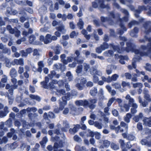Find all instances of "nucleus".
Segmentation results:
<instances>
[{
	"label": "nucleus",
	"mask_w": 151,
	"mask_h": 151,
	"mask_svg": "<svg viewBox=\"0 0 151 151\" xmlns=\"http://www.w3.org/2000/svg\"><path fill=\"white\" fill-rule=\"evenodd\" d=\"M143 116L142 114L140 113L138 115H137L134 117L133 118V119L135 122H137L142 119Z\"/></svg>",
	"instance_id": "obj_16"
},
{
	"label": "nucleus",
	"mask_w": 151,
	"mask_h": 151,
	"mask_svg": "<svg viewBox=\"0 0 151 151\" xmlns=\"http://www.w3.org/2000/svg\"><path fill=\"white\" fill-rule=\"evenodd\" d=\"M20 53L22 57H26L27 55V53L26 52H25L23 50L21 51L20 52Z\"/></svg>",
	"instance_id": "obj_62"
},
{
	"label": "nucleus",
	"mask_w": 151,
	"mask_h": 151,
	"mask_svg": "<svg viewBox=\"0 0 151 151\" xmlns=\"http://www.w3.org/2000/svg\"><path fill=\"white\" fill-rule=\"evenodd\" d=\"M142 80L144 82L145 80H147L148 82L149 83H151V78H149L148 76H145L144 77V78H142Z\"/></svg>",
	"instance_id": "obj_46"
},
{
	"label": "nucleus",
	"mask_w": 151,
	"mask_h": 151,
	"mask_svg": "<svg viewBox=\"0 0 151 151\" xmlns=\"http://www.w3.org/2000/svg\"><path fill=\"white\" fill-rule=\"evenodd\" d=\"M75 104L77 106H85V105L87 104V102L85 101V100L83 101L81 100L76 101H75Z\"/></svg>",
	"instance_id": "obj_14"
},
{
	"label": "nucleus",
	"mask_w": 151,
	"mask_h": 151,
	"mask_svg": "<svg viewBox=\"0 0 151 151\" xmlns=\"http://www.w3.org/2000/svg\"><path fill=\"white\" fill-rule=\"evenodd\" d=\"M78 35V33H76L74 31H73L70 34V37L71 38H73L77 36Z\"/></svg>",
	"instance_id": "obj_53"
},
{
	"label": "nucleus",
	"mask_w": 151,
	"mask_h": 151,
	"mask_svg": "<svg viewBox=\"0 0 151 151\" xmlns=\"http://www.w3.org/2000/svg\"><path fill=\"white\" fill-rule=\"evenodd\" d=\"M14 34H15V35L16 37H19L20 35V32L19 30L17 29L16 28H14Z\"/></svg>",
	"instance_id": "obj_35"
},
{
	"label": "nucleus",
	"mask_w": 151,
	"mask_h": 151,
	"mask_svg": "<svg viewBox=\"0 0 151 151\" xmlns=\"http://www.w3.org/2000/svg\"><path fill=\"white\" fill-rule=\"evenodd\" d=\"M72 95H70L69 93H67L65 95V96L62 97L63 101H60L59 103V109H57L55 110V111L56 113L59 112L60 111L62 110L64 106L67 104V100H69L71 98H72V96H74L76 94L77 92L76 91L72 92Z\"/></svg>",
	"instance_id": "obj_2"
},
{
	"label": "nucleus",
	"mask_w": 151,
	"mask_h": 151,
	"mask_svg": "<svg viewBox=\"0 0 151 151\" xmlns=\"http://www.w3.org/2000/svg\"><path fill=\"white\" fill-rule=\"evenodd\" d=\"M97 93V89L96 88H93L90 91V94H91L93 96H94L96 95V94Z\"/></svg>",
	"instance_id": "obj_44"
},
{
	"label": "nucleus",
	"mask_w": 151,
	"mask_h": 151,
	"mask_svg": "<svg viewBox=\"0 0 151 151\" xmlns=\"http://www.w3.org/2000/svg\"><path fill=\"white\" fill-rule=\"evenodd\" d=\"M110 147L111 148L114 150H117L119 149V145L115 144L113 142L111 144Z\"/></svg>",
	"instance_id": "obj_23"
},
{
	"label": "nucleus",
	"mask_w": 151,
	"mask_h": 151,
	"mask_svg": "<svg viewBox=\"0 0 151 151\" xmlns=\"http://www.w3.org/2000/svg\"><path fill=\"white\" fill-rule=\"evenodd\" d=\"M120 125L122 127H124V131L127 132L128 130V125L123 122H122L120 123Z\"/></svg>",
	"instance_id": "obj_32"
},
{
	"label": "nucleus",
	"mask_w": 151,
	"mask_h": 151,
	"mask_svg": "<svg viewBox=\"0 0 151 151\" xmlns=\"http://www.w3.org/2000/svg\"><path fill=\"white\" fill-rule=\"evenodd\" d=\"M92 6L94 8H96L98 7V6L102 8H104L103 4L102 2L100 1L98 5L95 2H93L92 3Z\"/></svg>",
	"instance_id": "obj_28"
},
{
	"label": "nucleus",
	"mask_w": 151,
	"mask_h": 151,
	"mask_svg": "<svg viewBox=\"0 0 151 151\" xmlns=\"http://www.w3.org/2000/svg\"><path fill=\"white\" fill-rule=\"evenodd\" d=\"M32 30L31 29H29V32H27L25 31H24L22 33V35L24 36H27L29 34H31L32 33Z\"/></svg>",
	"instance_id": "obj_40"
},
{
	"label": "nucleus",
	"mask_w": 151,
	"mask_h": 151,
	"mask_svg": "<svg viewBox=\"0 0 151 151\" xmlns=\"http://www.w3.org/2000/svg\"><path fill=\"white\" fill-rule=\"evenodd\" d=\"M143 85L142 84L139 83H135L133 84V86L134 88H142V87Z\"/></svg>",
	"instance_id": "obj_36"
},
{
	"label": "nucleus",
	"mask_w": 151,
	"mask_h": 151,
	"mask_svg": "<svg viewBox=\"0 0 151 151\" xmlns=\"http://www.w3.org/2000/svg\"><path fill=\"white\" fill-rule=\"evenodd\" d=\"M12 64L14 65H23L24 64L23 60L22 58H20L19 59H15L13 61L12 63Z\"/></svg>",
	"instance_id": "obj_9"
},
{
	"label": "nucleus",
	"mask_w": 151,
	"mask_h": 151,
	"mask_svg": "<svg viewBox=\"0 0 151 151\" xmlns=\"http://www.w3.org/2000/svg\"><path fill=\"white\" fill-rule=\"evenodd\" d=\"M112 48L114 51H116L118 53H121L123 51L122 48L121 47V49L117 46L114 45L112 46Z\"/></svg>",
	"instance_id": "obj_30"
},
{
	"label": "nucleus",
	"mask_w": 151,
	"mask_h": 151,
	"mask_svg": "<svg viewBox=\"0 0 151 151\" xmlns=\"http://www.w3.org/2000/svg\"><path fill=\"white\" fill-rule=\"evenodd\" d=\"M82 67L81 65H79L77 67V69L76 70V72L77 73H81L82 71Z\"/></svg>",
	"instance_id": "obj_56"
},
{
	"label": "nucleus",
	"mask_w": 151,
	"mask_h": 151,
	"mask_svg": "<svg viewBox=\"0 0 151 151\" xmlns=\"http://www.w3.org/2000/svg\"><path fill=\"white\" fill-rule=\"evenodd\" d=\"M62 65L61 64L57 63L54 65L53 68L54 69H60L62 67Z\"/></svg>",
	"instance_id": "obj_39"
},
{
	"label": "nucleus",
	"mask_w": 151,
	"mask_h": 151,
	"mask_svg": "<svg viewBox=\"0 0 151 151\" xmlns=\"http://www.w3.org/2000/svg\"><path fill=\"white\" fill-rule=\"evenodd\" d=\"M144 97L145 99L149 101H151V99L149 94H146L144 95Z\"/></svg>",
	"instance_id": "obj_57"
},
{
	"label": "nucleus",
	"mask_w": 151,
	"mask_h": 151,
	"mask_svg": "<svg viewBox=\"0 0 151 151\" xmlns=\"http://www.w3.org/2000/svg\"><path fill=\"white\" fill-rule=\"evenodd\" d=\"M115 57L116 58L118 57L120 59L119 62L122 64H124L125 63L124 60H126L128 59V57L126 56H118L117 54L115 55Z\"/></svg>",
	"instance_id": "obj_10"
},
{
	"label": "nucleus",
	"mask_w": 151,
	"mask_h": 151,
	"mask_svg": "<svg viewBox=\"0 0 151 151\" xmlns=\"http://www.w3.org/2000/svg\"><path fill=\"white\" fill-rule=\"evenodd\" d=\"M61 49V47L60 45L56 46L54 48V50L55 53L57 54H59Z\"/></svg>",
	"instance_id": "obj_20"
},
{
	"label": "nucleus",
	"mask_w": 151,
	"mask_h": 151,
	"mask_svg": "<svg viewBox=\"0 0 151 151\" xmlns=\"http://www.w3.org/2000/svg\"><path fill=\"white\" fill-rule=\"evenodd\" d=\"M110 129L112 130H115L116 131L117 129H120V127L119 126H118L117 127H116L115 126L113 125H110Z\"/></svg>",
	"instance_id": "obj_48"
},
{
	"label": "nucleus",
	"mask_w": 151,
	"mask_h": 151,
	"mask_svg": "<svg viewBox=\"0 0 151 151\" xmlns=\"http://www.w3.org/2000/svg\"><path fill=\"white\" fill-rule=\"evenodd\" d=\"M107 49V46L106 47H103V46H101L100 47L97 48L96 49L97 53H101L102 50Z\"/></svg>",
	"instance_id": "obj_27"
},
{
	"label": "nucleus",
	"mask_w": 151,
	"mask_h": 151,
	"mask_svg": "<svg viewBox=\"0 0 151 151\" xmlns=\"http://www.w3.org/2000/svg\"><path fill=\"white\" fill-rule=\"evenodd\" d=\"M119 77V76L116 74H115L112 75L111 77L112 81H116Z\"/></svg>",
	"instance_id": "obj_41"
},
{
	"label": "nucleus",
	"mask_w": 151,
	"mask_h": 151,
	"mask_svg": "<svg viewBox=\"0 0 151 151\" xmlns=\"http://www.w3.org/2000/svg\"><path fill=\"white\" fill-rule=\"evenodd\" d=\"M17 72L15 69L12 68L10 71V75L12 78L15 77L17 75Z\"/></svg>",
	"instance_id": "obj_33"
},
{
	"label": "nucleus",
	"mask_w": 151,
	"mask_h": 151,
	"mask_svg": "<svg viewBox=\"0 0 151 151\" xmlns=\"http://www.w3.org/2000/svg\"><path fill=\"white\" fill-rule=\"evenodd\" d=\"M138 29L137 28H135L134 30L131 31L130 35L132 37H135L136 36V34L138 32Z\"/></svg>",
	"instance_id": "obj_31"
},
{
	"label": "nucleus",
	"mask_w": 151,
	"mask_h": 151,
	"mask_svg": "<svg viewBox=\"0 0 151 151\" xmlns=\"http://www.w3.org/2000/svg\"><path fill=\"white\" fill-rule=\"evenodd\" d=\"M30 97L31 98L35 99L38 101H40L41 100L39 96L34 95H30Z\"/></svg>",
	"instance_id": "obj_38"
},
{
	"label": "nucleus",
	"mask_w": 151,
	"mask_h": 151,
	"mask_svg": "<svg viewBox=\"0 0 151 151\" xmlns=\"http://www.w3.org/2000/svg\"><path fill=\"white\" fill-rule=\"evenodd\" d=\"M64 125L65 127V129H64V128H62V130L63 131H66L67 129H68L69 127V126L68 124L66 122H65V123H64Z\"/></svg>",
	"instance_id": "obj_49"
},
{
	"label": "nucleus",
	"mask_w": 151,
	"mask_h": 151,
	"mask_svg": "<svg viewBox=\"0 0 151 151\" xmlns=\"http://www.w3.org/2000/svg\"><path fill=\"white\" fill-rule=\"evenodd\" d=\"M112 86L115 88L119 89L121 87L120 84L118 83H112Z\"/></svg>",
	"instance_id": "obj_34"
},
{
	"label": "nucleus",
	"mask_w": 151,
	"mask_h": 151,
	"mask_svg": "<svg viewBox=\"0 0 151 151\" xmlns=\"http://www.w3.org/2000/svg\"><path fill=\"white\" fill-rule=\"evenodd\" d=\"M110 142H103V144L99 147L100 148H108L109 146Z\"/></svg>",
	"instance_id": "obj_21"
},
{
	"label": "nucleus",
	"mask_w": 151,
	"mask_h": 151,
	"mask_svg": "<svg viewBox=\"0 0 151 151\" xmlns=\"http://www.w3.org/2000/svg\"><path fill=\"white\" fill-rule=\"evenodd\" d=\"M113 52L111 50H109L104 52V55L105 56H111L113 55Z\"/></svg>",
	"instance_id": "obj_26"
},
{
	"label": "nucleus",
	"mask_w": 151,
	"mask_h": 151,
	"mask_svg": "<svg viewBox=\"0 0 151 151\" xmlns=\"http://www.w3.org/2000/svg\"><path fill=\"white\" fill-rule=\"evenodd\" d=\"M57 29L58 31L62 33H64L66 31V29H65L64 26L62 24L60 26L57 27Z\"/></svg>",
	"instance_id": "obj_18"
},
{
	"label": "nucleus",
	"mask_w": 151,
	"mask_h": 151,
	"mask_svg": "<svg viewBox=\"0 0 151 151\" xmlns=\"http://www.w3.org/2000/svg\"><path fill=\"white\" fill-rule=\"evenodd\" d=\"M57 39V37L55 36H52L50 34H47L46 36L44 42L45 44H47L51 42L52 40H56Z\"/></svg>",
	"instance_id": "obj_5"
},
{
	"label": "nucleus",
	"mask_w": 151,
	"mask_h": 151,
	"mask_svg": "<svg viewBox=\"0 0 151 151\" xmlns=\"http://www.w3.org/2000/svg\"><path fill=\"white\" fill-rule=\"evenodd\" d=\"M114 68H116V67L111 65H108L106 70V73L108 75L111 74L112 73L113 69Z\"/></svg>",
	"instance_id": "obj_12"
},
{
	"label": "nucleus",
	"mask_w": 151,
	"mask_h": 151,
	"mask_svg": "<svg viewBox=\"0 0 151 151\" xmlns=\"http://www.w3.org/2000/svg\"><path fill=\"white\" fill-rule=\"evenodd\" d=\"M80 127V125L79 124H76L73 129L71 128L69 129V132L71 134H74L78 132Z\"/></svg>",
	"instance_id": "obj_11"
},
{
	"label": "nucleus",
	"mask_w": 151,
	"mask_h": 151,
	"mask_svg": "<svg viewBox=\"0 0 151 151\" xmlns=\"http://www.w3.org/2000/svg\"><path fill=\"white\" fill-rule=\"evenodd\" d=\"M76 86L79 90H81L83 89L84 86V85L81 84L80 83H77L76 85Z\"/></svg>",
	"instance_id": "obj_50"
},
{
	"label": "nucleus",
	"mask_w": 151,
	"mask_h": 151,
	"mask_svg": "<svg viewBox=\"0 0 151 151\" xmlns=\"http://www.w3.org/2000/svg\"><path fill=\"white\" fill-rule=\"evenodd\" d=\"M7 29L9 31V32L12 34L14 33V29H12L11 26L8 25L6 27Z\"/></svg>",
	"instance_id": "obj_42"
},
{
	"label": "nucleus",
	"mask_w": 151,
	"mask_h": 151,
	"mask_svg": "<svg viewBox=\"0 0 151 151\" xmlns=\"http://www.w3.org/2000/svg\"><path fill=\"white\" fill-rule=\"evenodd\" d=\"M0 49H2L3 50L4 52L5 53L9 52L10 53V51L8 49L6 48L5 46H4L2 44H0Z\"/></svg>",
	"instance_id": "obj_24"
},
{
	"label": "nucleus",
	"mask_w": 151,
	"mask_h": 151,
	"mask_svg": "<svg viewBox=\"0 0 151 151\" xmlns=\"http://www.w3.org/2000/svg\"><path fill=\"white\" fill-rule=\"evenodd\" d=\"M142 145H146L148 147H151V142H140Z\"/></svg>",
	"instance_id": "obj_64"
},
{
	"label": "nucleus",
	"mask_w": 151,
	"mask_h": 151,
	"mask_svg": "<svg viewBox=\"0 0 151 151\" xmlns=\"http://www.w3.org/2000/svg\"><path fill=\"white\" fill-rule=\"evenodd\" d=\"M7 76L5 75H3L1 79V81L2 83H5L7 82Z\"/></svg>",
	"instance_id": "obj_60"
},
{
	"label": "nucleus",
	"mask_w": 151,
	"mask_h": 151,
	"mask_svg": "<svg viewBox=\"0 0 151 151\" xmlns=\"http://www.w3.org/2000/svg\"><path fill=\"white\" fill-rule=\"evenodd\" d=\"M57 81L55 80H53L51 82H50L49 84L50 88H53V84H56L57 83Z\"/></svg>",
	"instance_id": "obj_59"
},
{
	"label": "nucleus",
	"mask_w": 151,
	"mask_h": 151,
	"mask_svg": "<svg viewBox=\"0 0 151 151\" xmlns=\"http://www.w3.org/2000/svg\"><path fill=\"white\" fill-rule=\"evenodd\" d=\"M75 59L74 57L72 56L68 57L67 58V59L66 60L67 61V63H68L70 62H72L73 59Z\"/></svg>",
	"instance_id": "obj_55"
},
{
	"label": "nucleus",
	"mask_w": 151,
	"mask_h": 151,
	"mask_svg": "<svg viewBox=\"0 0 151 151\" xmlns=\"http://www.w3.org/2000/svg\"><path fill=\"white\" fill-rule=\"evenodd\" d=\"M37 64L38 66V71L41 73L42 71V68L44 66V65L43 62L42 61L38 62Z\"/></svg>",
	"instance_id": "obj_22"
},
{
	"label": "nucleus",
	"mask_w": 151,
	"mask_h": 151,
	"mask_svg": "<svg viewBox=\"0 0 151 151\" xmlns=\"http://www.w3.org/2000/svg\"><path fill=\"white\" fill-rule=\"evenodd\" d=\"M94 126L99 129H101L102 127V124L100 123H99L97 122H95L94 124Z\"/></svg>",
	"instance_id": "obj_37"
},
{
	"label": "nucleus",
	"mask_w": 151,
	"mask_h": 151,
	"mask_svg": "<svg viewBox=\"0 0 151 151\" xmlns=\"http://www.w3.org/2000/svg\"><path fill=\"white\" fill-rule=\"evenodd\" d=\"M130 142H127L125 145L124 142H121V148L122 149V151H127L126 148L130 149L131 148L132 145L130 144Z\"/></svg>",
	"instance_id": "obj_7"
},
{
	"label": "nucleus",
	"mask_w": 151,
	"mask_h": 151,
	"mask_svg": "<svg viewBox=\"0 0 151 151\" xmlns=\"http://www.w3.org/2000/svg\"><path fill=\"white\" fill-rule=\"evenodd\" d=\"M132 115L129 113H127L124 118V121L127 123H129L130 121V119L131 118Z\"/></svg>",
	"instance_id": "obj_17"
},
{
	"label": "nucleus",
	"mask_w": 151,
	"mask_h": 151,
	"mask_svg": "<svg viewBox=\"0 0 151 151\" xmlns=\"http://www.w3.org/2000/svg\"><path fill=\"white\" fill-rule=\"evenodd\" d=\"M120 107L122 111L127 112L129 110L130 106L128 104H124L123 106H120Z\"/></svg>",
	"instance_id": "obj_13"
},
{
	"label": "nucleus",
	"mask_w": 151,
	"mask_h": 151,
	"mask_svg": "<svg viewBox=\"0 0 151 151\" xmlns=\"http://www.w3.org/2000/svg\"><path fill=\"white\" fill-rule=\"evenodd\" d=\"M77 24L78 27L80 29H81L83 28L84 23L81 19H79V22L77 23Z\"/></svg>",
	"instance_id": "obj_29"
},
{
	"label": "nucleus",
	"mask_w": 151,
	"mask_h": 151,
	"mask_svg": "<svg viewBox=\"0 0 151 151\" xmlns=\"http://www.w3.org/2000/svg\"><path fill=\"white\" fill-rule=\"evenodd\" d=\"M144 124L150 127H151V118H146L143 120Z\"/></svg>",
	"instance_id": "obj_15"
},
{
	"label": "nucleus",
	"mask_w": 151,
	"mask_h": 151,
	"mask_svg": "<svg viewBox=\"0 0 151 151\" xmlns=\"http://www.w3.org/2000/svg\"><path fill=\"white\" fill-rule=\"evenodd\" d=\"M65 58L66 55L65 54H62L60 56L61 61L65 65L67 64V60L65 59Z\"/></svg>",
	"instance_id": "obj_25"
},
{
	"label": "nucleus",
	"mask_w": 151,
	"mask_h": 151,
	"mask_svg": "<svg viewBox=\"0 0 151 151\" xmlns=\"http://www.w3.org/2000/svg\"><path fill=\"white\" fill-rule=\"evenodd\" d=\"M115 100V99L114 98H112L110 99L108 101V103L107 104V106H110L112 103Z\"/></svg>",
	"instance_id": "obj_47"
},
{
	"label": "nucleus",
	"mask_w": 151,
	"mask_h": 151,
	"mask_svg": "<svg viewBox=\"0 0 151 151\" xmlns=\"http://www.w3.org/2000/svg\"><path fill=\"white\" fill-rule=\"evenodd\" d=\"M17 87V85H13L11 86L9 84H6V89H9V91L11 95H12L13 93V90L16 88Z\"/></svg>",
	"instance_id": "obj_8"
},
{
	"label": "nucleus",
	"mask_w": 151,
	"mask_h": 151,
	"mask_svg": "<svg viewBox=\"0 0 151 151\" xmlns=\"http://www.w3.org/2000/svg\"><path fill=\"white\" fill-rule=\"evenodd\" d=\"M65 91L63 89L61 90H58L57 91V94L58 95V94H62L64 95L65 94Z\"/></svg>",
	"instance_id": "obj_58"
},
{
	"label": "nucleus",
	"mask_w": 151,
	"mask_h": 151,
	"mask_svg": "<svg viewBox=\"0 0 151 151\" xmlns=\"http://www.w3.org/2000/svg\"><path fill=\"white\" fill-rule=\"evenodd\" d=\"M87 131L89 133V134H90L89 135L91 136L90 138V142H93L94 139L92 137V136L93 135V132L89 129H88Z\"/></svg>",
	"instance_id": "obj_52"
},
{
	"label": "nucleus",
	"mask_w": 151,
	"mask_h": 151,
	"mask_svg": "<svg viewBox=\"0 0 151 151\" xmlns=\"http://www.w3.org/2000/svg\"><path fill=\"white\" fill-rule=\"evenodd\" d=\"M85 101L87 102V104L85 105V107H88L91 109H93L95 107V105L94 104L96 102V99H91L89 100V101L85 100Z\"/></svg>",
	"instance_id": "obj_6"
},
{
	"label": "nucleus",
	"mask_w": 151,
	"mask_h": 151,
	"mask_svg": "<svg viewBox=\"0 0 151 151\" xmlns=\"http://www.w3.org/2000/svg\"><path fill=\"white\" fill-rule=\"evenodd\" d=\"M138 23L137 22L133 21H132L128 25L129 28H131L133 25L137 24Z\"/></svg>",
	"instance_id": "obj_54"
},
{
	"label": "nucleus",
	"mask_w": 151,
	"mask_h": 151,
	"mask_svg": "<svg viewBox=\"0 0 151 151\" xmlns=\"http://www.w3.org/2000/svg\"><path fill=\"white\" fill-rule=\"evenodd\" d=\"M81 32L84 35V36L86 39L88 40L90 39V36L89 35H86L87 32L86 30H83L81 31Z\"/></svg>",
	"instance_id": "obj_45"
},
{
	"label": "nucleus",
	"mask_w": 151,
	"mask_h": 151,
	"mask_svg": "<svg viewBox=\"0 0 151 151\" xmlns=\"http://www.w3.org/2000/svg\"><path fill=\"white\" fill-rule=\"evenodd\" d=\"M74 141L76 142H80L81 141V138L77 135H75L74 137Z\"/></svg>",
	"instance_id": "obj_61"
},
{
	"label": "nucleus",
	"mask_w": 151,
	"mask_h": 151,
	"mask_svg": "<svg viewBox=\"0 0 151 151\" xmlns=\"http://www.w3.org/2000/svg\"><path fill=\"white\" fill-rule=\"evenodd\" d=\"M151 22L148 21L145 22L142 28V30L146 33L147 34L151 31Z\"/></svg>",
	"instance_id": "obj_4"
},
{
	"label": "nucleus",
	"mask_w": 151,
	"mask_h": 151,
	"mask_svg": "<svg viewBox=\"0 0 151 151\" xmlns=\"http://www.w3.org/2000/svg\"><path fill=\"white\" fill-rule=\"evenodd\" d=\"M121 30L119 32V33L120 34H122L123 33L124 31H125L127 30L126 28L123 25L121 26Z\"/></svg>",
	"instance_id": "obj_51"
},
{
	"label": "nucleus",
	"mask_w": 151,
	"mask_h": 151,
	"mask_svg": "<svg viewBox=\"0 0 151 151\" xmlns=\"http://www.w3.org/2000/svg\"><path fill=\"white\" fill-rule=\"evenodd\" d=\"M35 37L34 35H31L29 38V42L30 43L33 44H37V43L35 41Z\"/></svg>",
	"instance_id": "obj_19"
},
{
	"label": "nucleus",
	"mask_w": 151,
	"mask_h": 151,
	"mask_svg": "<svg viewBox=\"0 0 151 151\" xmlns=\"http://www.w3.org/2000/svg\"><path fill=\"white\" fill-rule=\"evenodd\" d=\"M127 47L126 49L127 52H134L137 55H138L141 56L148 55V54L146 53L147 51L148 52L151 51V44H149V45L146 47L144 46H142L140 49L141 50H134V45L131 43L127 44Z\"/></svg>",
	"instance_id": "obj_1"
},
{
	"label": "nucleus",
	"mask_w": 151,
	"mask_h": 151,
	"mask_svg": "<svg viewBox=\"0 0 151 151\" xmlns=\"http://www.w3.org/2000/svg\"><path fill=\"white\" fill-rule=\"evenodd\" d=\"M122 86L123 87L130 86V84L129 83H127L124 81H122Z\"/></svg>",
	"instance_id": "obj_63"
},
{
	"label": "nucleus",
	"mask_w": 151,
	"mask_h": 151,
	"mask_svg": "<svg viewBox=\"0 0 151 151\" xmlns=\"http://www.w3.org/2000/svg\"><path fill=\"white\" fill-rule=\"evenodd\" d=\"M49 81V79L47 77H46L45 78V82H42L41 83V84L43 85V87L44 88H45L46 87V86L47 85V83Z\"/></svg>",
	"instance_id": "obj_43"
},
{
	"label": "nucleus",
	"mask_w": 151,
	"mask_h": 151,
	"mask_svg": "<svg viewBox=\"0 0 151 151\" xmlns=\"http://www.w3.org/2000/svg\"><path fill=\"white\" fill-rule=\"evenodd\" d=\"M125 98L126 100H128L129 104L131 105L132 107L131 109V113L132 114L136 113L137 111L136 109L138 107V105L135 103L134 100L129 94L127 95Z\"/></svg>",
	"instance_id": "obj_3"
}]
</instances>
